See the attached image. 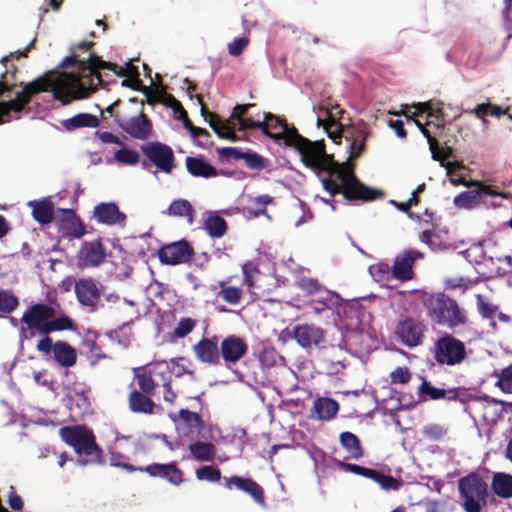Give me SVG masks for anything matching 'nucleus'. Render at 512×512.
<instances>
[{
  "label": "nucleus",
  "mask_w": 512,
  "mask_h": 512,
  "mask_svg": "<svg viewBox=\"0 0 512 512\" xmlns=\"http://www.w3.org/2000/svg\"><path fill=\"white\" fill-rule=\"evenodd\" d=\"M91 60H92V68H102V69H108L113 71L117 76L119 77H127V71L126 68L119 67L117 64L104 61L96 55L95 53H91Z\"/></svg>",
  "instance_id": "nucleus-48"
},
{
  "label": "nucleus",
  "mask_w": 512,
  "mask_h": 512,
  "mask_svg": "<svg viewBox=\"0 0 512 512\" xmlns=\"http://www.w3.org/2000/svg\"><path fill=\"white\" fill-rule=\"evenodd\" d=\"M194 255L193 246L185 239L166 244L158 250L160 262L170 266L189 263Z\"/></svg>",
  "instance_id": "nucleus-13"
},
{
  "label": "nucleus",
  "mask_w": 512,
  "mask_h": 512,
  "mask_svg": "<svg viewBox=\"0 0 512 512\" xmlns=\"http://www.w3.org/2000/svg\"><path fill=\"white\" fill-rule=\"evenodd\" d=\"M164 367L154 365L151 367H139L134 370L133 381L137 384V391L153 395L156 388L160 386L164 374Z\"/></svg>",
  "instance_id": "nucleus-19"
},
{
  "label": "nucleus",
  "mask_w": 512,
  "mask_h": 512,
  "mask_svg": "<svg viewBox=\"0 0 512 512\" xmlns=\"http://www.w3.org/2000/svg\"><path fill=\"white\" fill-rule=\"evenodd\" d=\"M124 458V455L119 452H112L110 455V465L113 467H118L126 470L129 473L136 472L139 470V467H136L132 464L122 462L121 459Z\"/></svg>",
  "instance_id": "nucleus-59"
},
{
  "label": "nucleus",
  "mask_w": 512,
  "mask_h": 512,
  "mask_svg": "<svg viewBox=\"0 0 512 512\" xmlns=\"http://www.w3.org/2000/svg\"><path fill=\"white\" fill-rule=\"evenodd\" d=\"M418 394L424 400L428 398L431 400H438L446 398L447 391L442 388L433 387L430 382L423 380L418 388Z\"/></svg>",
  "instance_id": "nucleus-45"
},
{
  "label": "nucleus",
  "mask_w": 512,
  "mask_h": 512,
  "mask_svg": "<svg viewBox=\"0 0 512 512\" xmlns=\"http://www.w3.org/2000/svg\"><path fill=\"white\" fill-rule=\"evenodd\" d=\"M167 213L175 217L186 218L189 223H192L194 219V208L189 201L184 199L174 200L168 207Z\"/></svg>",
  "instance_id": "nucleus-43"
},
{
  "label": "nucleus",
  "mask_w": 512,
  "mask_h": 512,
  "mask_svg": "<svg viewBox=\"0 0 512 512\" xmlns=\"http://www.w3.org/2000/svg\"><path fill=\"white\" fill-rule=\"evenodd\" d=\"M424 437L431 441H441L447 434V429L439 424H430L423 428Z\"/></svg>",
  "instance_id": "nucleus-54"
},
{
  "label": "nucleus",
  "mask_w": 512,
  "mask_h": 512,
  "mask_svg": "<svg viewBox=\"0 0 512 512\" xmlns=\"http://www.w3.org/2000/svg\"><path fill=\"white\" fill-rule=\"evenodd\" d=\"M204 229L210 237L221 238L226 234L228 225L223 217L214 214L206 218Z\"/></svg>",
  "instance_id": "nucleus-41"
},
{
  "label": "nucleus",
  "mask_w": 512,
  "mask_h": 512,
  "mask_svg": "<svg viewBox=\"0 0 512 512\" xmlns=\"http://www.w3.org/2000/svg\"><path fill=\"white\" fill-rule=\"evenodd\" d=\"M161 103L171 108L176 116L182 115L183 112H186L180 101H178L172 94L165 93L161 99Z\"/></svg>",
  "instance_id": "nucleus-60"
},
{
  "label": "nucleus",
  "mask_w": 512,
  "mask_h": 512,
  "mask_svg": "<svg viewBox=\"0 0 512 512\" xmlns=\"http://www.w3.org/2000/svg\"><path fill=\"white\" fill-rule=\"evenodd\" d=\"M317 122L318 125H323L328 137L335 143H340L343 134L346 137L347 127L335 120V115L331 110L326 109V119L323 121L318 118Z\"/></svg>",
  "instance_id": "nucleus-33"
},
{
  "label": "nucleus",
  "mask_w": 512,
  "mask_h": 512,
  "mask_svg": "<svg viewBox=\"0 0 512 512\" xmlns=\"http://www.w3.org/2000/svg\"><path fill=\"white\" fill-rule=\"evenodd\" d=\"M119 126L131 137L139 140H147L153 131L152 122L143 112L136 117L119 123Z\"/></svg>",
  "instance_id": "nucleus-23"
},
{
  "label": "nucleus",
  "mask_w": 512,
  "mask_h": 512,
  "mask_svg": "<svg viewBox=\"0 0 512 512\" xmlns=\"http://www.w3.org/2000/svg\"><path fill=\"white\" fill-rule=\"evenodd\" d=\"M392 384H407L411 379V373L407 367H398L390 374Z\"/></svg>",
  "instance_id": "nucleus-58"
},
{
  "label": "nucleus",
  "mask_w": 512,
  "mask_h": 512,
  "mask_svg": "<svg viewBox=\"0 0 512 512\" xmlns=\"http://www.w3.org/2000/svg\"><path fill=\"white\" fill-rule=\"evenodd\" d=\"M255 104H237L231 113V118L236 119L239 124V131L254 130V128H265L264 124H260L259 120L255 121L247 116L248 110Z\"/></svg>",
  "instance_id": "nucleus-32"
},
{
  "label": "nucleus",
  "mask_w": 512,
  "mask_h": 512,
  "mask_svg": "<svg viewBox=\"0 0 512 512\" xmlns=\"http://www.w3.org/2000/svg\"><path fill=\"white\" fill-rule=\"evenodd\" d=\"M260 124H264L265 128H254L260 130L263 135L272 139L275 143H283L287 147H293L301 157V161L305 167L314 166L313 160L325 148L323 141H311L300 135L294 125L286 122V119L270 112L263 113V120Z\"/></svg>",
  "instance_id": "nucleus-3"
},
{
  "label": "nucleus",
  "mask_w": 512,
  "mask_h": 512,
  "mask_svg": "<svg viewBox=\"0 0 512 512\" xmlns=\"http://www.w3.org/2000/svg\"><path fill=\"white\" fill-rule=\"evenodd\" d=\"M477 307L484 318H492L497 310V307L485 301L482 295L477 296Z\"/></svg>",
  "instance_id": "nucleus-61"
},
{
  "label": "nucleus",
  "mask_w": 512,
  "mask_h": 512,
  "mask_svg": "<svg viewBox=\"0 0 512 512\" xmlns=\"http://www.w3.org/2000/svg\"><path fill=\"white\" fill-rule=\"evenodd\" d=\"M496 385L504 393H512V364L501 371Z\"/></svg>",
  "instance_id": "nucleus-57"
},
{
  "label": "nucleus",
  "mask_w": 512,
  "mask_h": 512,
  "mask_svg": "<svg viewBox=\"0 0 512 512\" xmlns=\"http://www.w3.org/2000/svg\"><path fill=\"white\" fill-rule=\"evenodd\" d=\"M32 216L40 224L46 225L52 222L54 215V205L50 200L31 201Z\"/></svg>",
  "instance_id": "nucleus-34"
},
{
  "label": "nucleus",
  "mask_w": 512,
  "mask_h": 512,
  "mask_svg": "<svg viewBox=\"0 0 512 512\" xmlns=\"http://www.w3.org/2000/svg\"><path fill=\"white\" fill-rule=\"evenodd\" d=\"M421 133L425 136V138L428 141L429 149L431 151L433 160L441 161V166L445 167L448 170V172H450L452 163H444L443 160L444 158L450 157V155L452 154V148L446 147L445 149H441L438 145V141L436 140V138L431 135L430 131L426 127L421 130Z\"/></svg>",
  "instance_id": "nucleus-35"
},
{
  "label": "nucleus",
  "mask_w": 512,
  "mask_h": 512,
  "mask_svg": "<svg viewBox=\"0 0 512 512\" xmlns=\"http://www.w3.org/2000/svg\"><path fill=\"white\" fill-rule=\"evenodd\" d=\"M244 151H241L240 149L236 147H222L217 149V154L221 159H234V160H240L243 156Z\"/></svg>",
  "instance_id": "nucleus-63"
},
{
  "label": "nucleus",
  "mask_w": 512,
  "mask_h": 512,
  "mask_svg": "<svg viewBox=\"0 0 512 512\" xmlns=\"http://www.w3.org/2000/svg\"><path fill=\"white\" fill-rule=\"evenodd\" d=\"M218 286L220 288L217 292L218 297L231 305L240 304L243 297V293L240 288L236 286H229L226 281H219Z\"/></svg>",
  "instance_id": "nucleus-44"
},
{
  "label": "nucleus",
  "mask_w": 512,
  "mask_h": 512,
  "mask_svg": "<svg viewBox=\"0 0 512 512\" xmlns=\"http://www.w3.org/2000/svg\"><path fill=\"white\" fill-rule=\"evenodd\" d=\"M36 350L45 356H49L58 366L66 369L73 367L77 362L75 347L66 341H53L47 335L38 341Z\"/></svg>",
  "instance_id": "nucleus-9"
},
{
  "label": "nucleus",
  "mask_w": 512,
  "mask_h": 512,
  "mask_svg": "<svg viewBox=\"0 0 512 512\" xmlns=\"http://www.w3.org/2000/svg\"><path fill=\"white\" fill-rule=\"evenodd\" d=\"M368 135L369 132L364 122L347 127L346 140L350 141V159L359 158L365 151Z\"/></svg>",
  "instance_id": "nucleus-26"
},
{
  "label": "nucleus",
  "mask_w": 512,
  "mask_h": 512,
  "mask_svg": "<svg viewBox=\"0 0 512 512\" xmlns=\"http://www.w3.org/2000/svg\"><path fill=\"white\" fill-rule=\"evenodd\" d=\"M19 304L18 298L10 291L0 290V312L11 313Z\"/></svg>",
  "instance_id": "nucleus-52"
},
{
  "label": "nucleus",
  "mask_w": 512,
  "mask_h": 512,
  "mask_svg": "<svg viewBox=\"0 0 512 512\" xmlns=\"http://www.w3.org/2000/svg\"><path fill=\"white\" fill-rule=\"evenodd\" d=\"M314 166H308L317 175L327 172L328 176L321 179L323 188L331 196L342 194L346 200H360L363 202L373 201L384 197L382 190L373 189L364 185L355 175V173L339 164L333 158V155L327 154L325 148L313 160Z\"/></svg>",
  "instance_id": "nucleus-2"
},
{
  "label": "nucleus",
  "mask_w": 512,
  "mask_h": 512,
  "mask_svg": "<svg viewBox=\"0 0 512 512\" xmlns=\"http://www.w3.org/2000/svg\"><path fill=\"white\" fill-rule=\"evenodd\" d=\"M102 289L103 285L91 277L80 278L74 285V292L78 302L82 306L90 308L91 311L97 309Z\"/></svg>",
  "instance_id": "nucleus-16"
},
{
  "label": "nucleus",
  "mask_w": 512,
  "mask_h": 512,
  "mask_svg": "<svg viewBox=\"0 0 512 512\" xmlns=\"http://www.w3.org/2000/svg\"><path fill=\"white\" fill-rule=\"evenodd\" d=\"M172 420L178 432L185 438L189 440L205 438L204 433L207 430V425L199 413L181 408Z\"/></svg>",
  "instance_id": "nucleus-10"
},
{
  "label": "nucleus",
  "mask_w": 512,
  "mask_h": 512,
  "mask_svg": "<svg viewBox=\"0 0 512 512\" xmlns=\"http://www.w3.org/2000/svg\"><path fill=\"white\" fill-rule=\"evenodd\" d=\"M21 334L24 338L37 335L49 336L56 331H76L77 327L71 317L66 314L57 316L54 307L45 303L31 305L21 317Z\"/></svg>",
  "instance_id": "nucleus-4"
},
{
  "label": "nucleus",
  "mask_w": 512,
  "mask_h": 512,
  "mask_svg": "<svg viewBox=\"0 0 512 512\" xmlns=\"http://www.w3.org/2000/svg\"><path fill=\"white\" fill-rule=\"evenodd\" d=\"M187 171L194 177L212 178L218 176V171L201 157L188 156L185 159Z\"/></svg>",
  "instance_id": "nucleus-30"
},
{
  "label": "nucleus",
  "mask_w": 512,
  "mask_h": 512,
  "mask_svg": "<svg viewBox=\"0 0 512 512\" xmlns=\"http://www.w3.org/2000/svg\"><path fill=\"white\" fill-rule=\"evenodd\" d=\"M426 306L429 314L440 325L455 328L466 325L468 322L465 310L454 299L443 294L429 297L426 300Z\"/></svg>",
  "instance_id": "nucleus-7"
},
{
  "label": "nucleus",
  "mask_w": 512,
  "mask_h": 512,
  "mask_svg": "<svg viewBox=\"0 0 512 512\" xmlns=\"http://www.w3.org/2000/svg\"><path fill=\"white\" fill-rule=\"evenodd\" d=\"M469 190L460 193L454 198V204L459 208L471 209L484 201L487 196H497L500 193L493 190L490 186L478 181H471Z\"/></svg>",
  "instance_id": "nucleus-18"
},
{
  "label": "nucleus",
  "mask_w": 512,
  "mask_h": 512,
  "mask_svg": "<svg viewBox=\"0 0 512 512\" xmlns=\"http://www.w3.org/2000/svg\"><path fill=\"white\" fill-rule=\"evenodd\" d=\"M139 472H145L150 477L161 478L174 486H179L184 481V473L175 461L159 464L153 463L145 467H139Z\"/></svg>",
  "instance_id": "nucleus-20"
},
{
  "label": "nucleus",
  "mask_w": 512,
  "mask_h": 512,
  "mask_svg": "<svg viewBox=\"0 0 512 512\" xmlns=\"http://www.w3.org/2000/svg\"><path fill=\"white\" fill-rule=\"evenodd\" d=\"M100 69L92 68L90 55L87 61H80L79 73L51 70L33 81L20 82V89L15 92V97L0 102V116L10 112L22 113L31 99L42 92H52L53 98L64 106L73 100L88 98L102 83Z\"/></svg>",
  "instance_id": "nucleus-1"
},
{
  "label": "nucleus",
  "mask_w": 512,
  "mask_h": 512,
  "mask_svg": "<svg viewBox=\"0 0 512 512\" xmlns=\"http://www.w3.org/2000/svg\"><path fill=\"white\" fill-rule=\"evenodd\" d=\"M242 155L241 159L245 161L246 166L251 170L260 171L267 167L268 160L254 151L247 150Z\"/></svg>",
  "instance_id": "nucleus-46"
},
{
  "label": "nucleus",
  "mask_w": 512,
  "mask_h": 512,
  "mask_svg": "<svg viewBox=\"0 0 512 512\" xmlns=\"http://www.w3.org/2000/svg\"><path fill=\"white\" fill-rule=\"evenodd\" d=\"M127 402L129 410L136 414L152 415L156 408L151 395L137 391L136 388L130 391Z\"/></svg>",
  "instance_id": "nucleus-28"
},
{
  "label": "nucleus",
  "mask_w": 512,
  "mask_h": 512,
  "mask_svg": "<svg viewBox=\"0 0 512 512\" xmlns=\"http://www.w3.org/2000/svg\"><path fill=\"white\" fill-rule=\"evenodd\" d=\"M142 153L160 171L170 174L175 167V156L173 150L167 144L154 141L141 146Z\"/></svg>",
  "instance_id": "nucleus-12"
},
{
  "label": "nucleus",
  "mask_w": 512,
  "mask_h": 512,
  "mask_svg": "<svg viewBox=\"0 0 512 512\" xmlns=\"http://www.w3.org/2000/svg\"><path fill=\"white\" fill-rule=\"evenodd\" d=\"M339 442L352 459H360L364 456V449L360 439L353 433L345 431L339 436Z\"/></svg>",
  "instance_id": "nucleus-36"
},
{
  "label": "nucleus",
  "mask_w": 512,
  "mask_h": 512,
  "mask_svg": "<svg viewBox=\"0 0 512 512\" xmlns=\"http://www.w3.org/2000/svg\"><path fill=\"white\" fill-rule=\"evenodd\" d=\"M272 203H274L273 197L268 194H263L257 197H250L244 209L253 217H259L261 215L267 216L266 207Z\"/></svg>",
  "instance_id": "nucleus-38"
},
{
  "label": "nucleus",
  "mask_w": 512,
  "mask_h": 512,
  "mask_svg": "<svg viewBox=\"0 0 512 512\" xmlns=\"http://www.w3.org/2000/svg\"><path fill=\"white\" fill-rule=\"evenodd\" d=\"M319 294L321 295L318 299H314L311 301V304H320L321 307H314V310L317 313H320L326 309H330L331 306L334 304V300L338 297V295L335 292L330 291L326 288H324L322 292H320Z\"/></svg>",
  "instance_id": "nucleus-51"
},
{
  "label": "nucleus",
  "mask_w": 512,
  "mask_h": 512,
  "mask_svg": "<svg viewBox=\"0 0 512 512\" xmlns=\"http://www.w3.org/2000/svg\"><path fill=\"white\" fill-rule=\"evenodd\" d=\"M421 257V252L413 250L406 251L402 255L397 256L392 267V276L401 281L411 280L414 275V263Z\"/></svg>",
  "instance_id": "nucleus-24"
},
{
  "label": "nucleus",
  "mask_w": 512,
  "mask_h": 512,
  "mask_svg": "<svg viewBox=\"0 0 512 512\" xmlns=\"http://www.w3.org/2000/svg\"><path fill=\"white\" fill-rule=\"evenodd\" d=\"M464 112L468 113V114L475 115L477 118L481 119L484 123L487 122L485 119V116H487V115H491V116L499 118L505 114V111L502 109V107H500L498 105H494L490 102L478 104L475 108L466 109V110H464Z\"/></svg>",
  "instance_id": "nucleus-42"
},
{
  "label": "nucleus",
  "mask_w": 512,
  "mask_h": 512,
  "mask_svg": "<svg viewBox=\"0 0 512 512\" xmlns=\"http://www.w3.org/2000/svg\"><path fill=\"white\" fill-rule=\"evenodd\" d=\"M66 131H74L80 128H97L100 125L98 117L91 113H78L71 118L60 122Z\"/></svg>",
  "instance_id": "nucleus-31"
},
{
  "label": "nucleus",
  "mask_w": 512,
  "mask_h": 512,
  "mask_svg": "<svg viewBox=\"0 0 512 512\" xmlns=\"http://www.w3.org/2000/svg\"><path fill=\"white\" fill-rule=\"evenodd\" d=\"M114 157L118 162L129 165H135L140 160L139 154L135 150L128 148L117 150L114 154Z\"/></svg>",
  "instance_id": "nucleus-55"
},
{
  "label": "nucleus",
  "mask_w": 512,
  "mask_h": 512,
  "mask_svg": "<svg viewBox=\"0 0 512 512\" xmlns=\"http://www.w3.org/2000/svg\"><path fill=\"white\" fill-rule=\"evenodd\" d=\"M339 411V404L336 400L328 397L317 398L313 402L312 416L318 420H330Z\"/></svg>",
  "instance_id": "nucleus-29"
},
{
  "label": "nucleus",
  "mask_w": 512,
  "mask_h": 512,
  "mask_svg": "<svg viewBox=\"0 0 512 512\" xmlns=\"http://www.w3.org/2000/svg\"><path fill=\"white\" fill-rule=\"evenodd\" d=\"M431 352L435 362L441 366L459 365L467 356L465 343L447 333L436 339Z\"/></svg>",
  "instance_id": "nucleus-8"
},
{
  "label": "nucleus",
  "mask_w": 512,
  "mask_h": 512,
  "mask_svg": "<svg viewBox=\"0 0 512 512\" xmlns=\"http://www.w3.org/2000/svg\"><path fill=\"white\" fill-rule=\"evenodd\" d=\"M63 442L73 447L79 456L77 462L81 466L103 464V450L96 443L93 431L83 425L63 426L59 429Z\"/></svg>",
  "instance_id": "nucleus-5"
},
{
  "label": "nucleus",
  "mask_w": 512,
  "mask_h": 512,
  "mask_svg": "<svg viewBox=\"0 0 512 512\" xmlns=\"http://www.w3.org/2000/svg\"><path fill=\"white\" fill-rule=\"evenodd\" d=\"M195 442L190 444L188 449L193 458L197 461L209 462L212 461L216 454V447L211 442H203L200 440H194Z\"/></svg>",
  "instance_id": "nucleus-37"
},
{
  "label": "nucleus",
  "mask_w": 512,
  "mask_h": 512,
  "mask_svg": "<svg viewBox=\"0 0 512 512\" xmlns=\"http://www.w3.org/2000/svg\"><path fill=\"white\" fill-rule=\"evenodd\" d=\"M424 331L425 326L422 322L411 317H406L398 321L395 336L397 341L402 345L413 348L422 343Z\"/></svg>",
  "instance_id": "nucleus-14"
},
{
  "label": "nucleus",
  "mask_w": 512,
  "mask_h": 512,
  "mask_svg": "<svg viewBox=\"0 0 512 512\" xmlns=\"http://www.w3.org/2000/svg\"><path fill=\"white\" fill-rule=\"evenodd\" d=\"M493 492L503 498L509 499L512 497V476L505 473H496L492 479Z\"/></svg>",
  "instance_id": "nucleus-40"
},
{
  "label": "nucleus",
  "mask_w": 512,
  "mask_h": 512,
  "mask_svg": "<svg viewBox=\"0 0 512 512\" xmlns=\"http://www.w3.org/2000/svg\"><path fill=\"white\" fill-rule=\"evenodd\" d=\"M196 477L198 480H206L214 483L220 480L221 472L219 469L207 465L196 470Z\"/></svg>",
  "instance_id": "nucleus-56"
},
{
  "label": "nucleus",
  "mask_w": 512,
  "mask_h": 512,
  "mask_svg": "<svg viewBox=\"0 0 512 512\" xmlns=\"http://www.w3.org/2000/svg\"><path fill=\"white\" fill-rule=\"evenodd\" d=\"M294 339L303 349L320 345L325 338L324 330L313 324H296L293 326Z\"/></svg>",
  "instance_id": "nucleus-21"
},
{
  "label": "nucleus",
  "mask_w": 512,
  "mask_h": 512,
  "mask_svg": "<svg viewBox=\"0 0 512 512\" xmlns=\"http://www.w3.org/2000/svg\"><path fill=\"white\" fill-rule=\"evenodd\" d=\"M106 247L101 239L85 241L76 254V265L79 269L100 267L106 261Z\"/></svg>",
  "instance_id": "nucleus-11"
},
{
  "label": "nucleus",
  "mask_w": 512,
  "mask_h": 512,
  "mask_svg": "<svg viewBox=\"0 0 512 512\" xmlns=\"http://www.w3.org/2000/svg\"><path fill=\"white\" fill-rule=\"evenodd\" d=\"M220 339L214 334L210 337L203 336L192 346V352L196 360L208 366L220 365Z\"/></svg>",
  "instance_id": "nucleus-17"
},
{
  "label": "nucleus",
  "mask_w": 512,
  "mask_h": 512,
  "mask_svg": "<svg viewBox=\"0 0 512 512\" xmlns=\"http://www.w3.org/2000/svg\"><path fill=\"white\" fill-rule=\"evenodd\" d=\"M367 478L379 484L385 491H398L403 485L401 479L386 475L375 469H370Z\"/></svg>",
  "instance_id": "nucleus-39"
},
{
  "label": "nucleus",
  "mask_w": 512,
  "mask_h": 512,
  "mask_svg": "<svg viewBox=\"0 0 512 512\" xmlns=\"http://www.w3.org/2000/svg\"><path fill=\"white\" fill-rule=\"evenodd\" d=\"M160 385L163 387V399L170 405H174L177 399V393L171 386V373L168 367H164V374L161 378Z\"/></svg>",
  "instance_id": "nucleus-47"
},
{
  "label": "nucleus",
  "mask_w": 512,
  "mask_h": 512,
  "mask_svg": "<svg viewBox=\"0 0 512 512\" xmlns=\"http://www.w3.org/2000/svg\"><path fill=\"white\" fill-rule=\"evenodd\" d=\"M243 492L247 493L252 497V499L260 504H265V496H264V490L263 488L253 479L248 478L247 482L245 483L243 489Z\"/></svg>",
  "instance_id": "nucleus-49"
},
{
  "label": "nucleus",
  "mask_w": 512,
  "mask_h": 512,
  "mask_svg": "<svg viewBox=\"0 0 512 512\" xmlns=\"http://www.w3.org/2000/svg\"><path fill=\"white\" fill-rule=\"evenodd\" d=\"M93 217L100 224L116 225L126 220V215L121 212L114 202H102L94 207Z\"/></svg>",
  "instance_id": "nucleus-27"
},
{
  "label": "nucleus",
  "mask_w": 512,
  "mask_h": 512,
  "mask_svg": "<svg viewBox=\"0 0 512 512\" xmlns=\"http://www.w3.org/2000/svg\"><path fill=\"white\" fill-rule=\"evenodd\" d=\"M196 325V320L190 317L181 318L174 328L172 336L179 339L184 338L195 329Z\"/></svg>",
  "instance_id": "nucleus-50"
},
{
  "label": "nucleus",
  "mask_w": 512,
  "mask_h": 512,
  "mask_svg": "<svg viewBox=\"0 0 512 512\" xmlns=\"http://www.w3.org/2000/svg\"><path fill=\"white\" fill-rule=\"evenodd\" d=\"M458 488L464 499L462 506L465 512H481L483 506L496 502L495 498L489 495L486 481L476 473L462 477Z\"/></svg>",
  "instance_id": "nucleus-6"
},
{
  "label": "nucleus",
  "mask_w": 512,
  "mask_h": 512,
  "mask_svg": "<svg viewBox=\"0 0 512 512\" xmlns=\"http://www.w3.org/2000/svg\"><path fill=\"white\" fill-rule=\"evenodd\" d=\"M59 212L61 216L57 215L56 221L63 234L74 238H81L85 235V226L72 209H60Z\"/></svg>",
  "instance_id": "nucleus-25"
},
{
  "label": "nucleus",
  "mask_w": 512,
  "mask_h": 512,
  "mask_svg": "<svg viewBox=\"0 0 512 512\" xmlns=\"http://www.w3.org/2000/svg\"><path fill=\"white\" fill-rule=\"evenodd\" d=\"M242 271L244 275L243 283L252 288L254 286L253 274L259 272L258 267L253 262H247L242 266Z\"/></svg>",
  "instance_id": "nucleus-62"
},
{
  "label": "nucleus",
  "mask_w": 512,
  "mask_h": 512,
  "mask_svg": "<svg viewBox=\"0 0 512 512\" xmlns=\"http://www.w3.org/2000/svg\"><path fill=\"white\" fill-rule=\"evenodd\" d=\"M247 353V342L237 335H228L220 341V362L223 361L226 368L237 364Z\"/></svg>",
  "instance_id": "nucleus-15"
},
{
  "label": "nucleus",
  "mask_w": 512,
  "mask_h": 512,
  "mask_svg": "<svg viewBox=\"0 0 512 512\" xmlns=\"http://www.w3.org/2000/svg\"><path fill=\"white\" fill-rule=\"evenodd\" d=\"M196 100L198 105H200V112L202 117L205 119V121L208 122L211 129L217 134L219 138L227 139L233 142L239 140L236 133H234V126L222 125L220 117L217 114L207 110L201 95H197Z\"/></svg>",
  "instance_id": "nucleus-22"
},
{
  "label": "nucleus",
  "mask_w": 512,
  "mask_h": 512,
  "mask_svg": "<svg viewBox=\"0 0 512 512\" xmlns=\"http://www.w3.org/2000/svg\"><path fill=\"white\" fill-rule=\"evenodd\" d=\"M249 41L246 38H235L228 44V52L232 56H239L248 45Z\"/></svg>",
  "instance_id": "nucleus-64"
},
{
  "label": "nucleus",
  "mask_w": 512,
  "mask_h": 512,
  "mask_svg": "<svg viewBox=\"0 0 512 512\" xmlns=\"http://www.w3.org/2000/svg\"><path fill=\"white\" fill-rule=\"evenodd\" d=\"M297 285L302 291L310 295L319 294L324 289L322 284L315 278L303 277L298 281Z\"/></svg>",
  "instance_id": "nucleus-53"
}]
</instances>
